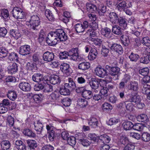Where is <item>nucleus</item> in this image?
<instances>
[{
	"mask_svg": "<svg viewBox=\"0 0 150 150\" xmlns=\"http://www.w3.org/2000/svg\"><path fill=\"white\" fill-rule=\"evenodd\" d=\"M112 32L115 34L119 35L122 33V29L119 26L115 25L112 26Z\"/></svg>",
	"mask_w": 150,
	"mask_h": 150,
	"instance_id": "33",
	"label": "nucleus"
},
{
	"mask_svg": "<svg viewBox=\"0 0 150 150\" xmlns=\"http://www.w3.org/2000/svg\"><path fill=\"white\" fill-rule=\"evenodd\" d=\"M139 98V96H136L132 95L129 96V98L125 102H134L135 103L137 102L138 103Z\"/></svg>",
	"mask_w": 150,
	"mask_h": 150,
	"instance_id": "43",
	"label": "nucleus"
},
{
	"mask_svg": "<svg viewBox=\"0 0 150 150\" xmlns=\"http://www.w3.org/2000/svg\"><path fill=\"white\" fill-rule=\"evenodd\" d=\"M86 9L88 11L91 13H94L97 11V8L96 5L92 3L86 4Z\"/></svg>",
	"mask_w": 150,
	"mask_h": 150,
	"instance_id": "28",
	"label": "nucleus"
},
{
	"mask_svg": "<svg viewBox=\"0 0 150 150\" xmlns=\"http://www.w3.org/2000/svg\"><path fill=\"white\" fill-rule=\"evenodd\" d=\"M49 81L52 84L55 85L60 82V79L59 76L56 75H53L51 76Z\"/></svg>",
	"mask_w": 150,
	"mask_h": 150,
	"instance_id": "26",
	"label": "nucleus"
},
{
	"mask_svg": "<svg viewBox=\"0 0 150 150\" xmlns=\"http://www.w3.org/2000/svg\"><path fill=\"white\" fill-rule=\"evenodd\" d=\"M90 67V64L88 62H82L78 64V68L83 71L88 69Z\"/></svg>",
	"mask_w": 150,
	"mask_h": 150,
	"instance_id": "19",
	"label": "nucleus"
},
{
	"mask_svg": "<svg viewBox=\"0 0 150 150\" xmlns=\"http://www.w3.org/2000/svg\"><path fill=\"white\" fill-rule=\"evenodd\" d=\"M81 95L83 97L87 99H90L93 96V93L91 91L86 89L84 91Z\"/></svg>",
	"mask_w": 150,
	"mask_h": 150,
	"instance_id": "35",
	"label": "nucleus"
},
{
	"mask_svg": "<svg viewBox=\"0 0 150 150\" xmlns=\"http://www.w3.org/2000/svg\"><path fill=\"white\" fill-rule=\"evenodd\" d=\"M111 50L114 52L118 53L120 54H122L123 50L121 45L116 43L111 44L110 47Z\"/></svg>",
	"mask_w": 150,
	"mask_h": 150,
	"instance_id": "11",
	"label": "nucleus"
},
{
	"mask_svg": "<svg viewBox=\"0 0 150 150\" xmlns=\"http://www.w3.org/2000/svg\"><path fill=\"white\" fill-rule=\"evenodd\" d=\"M94 71L96 75L101 78H104L108 75L106 70L100 66L97 67L95 69Z\"/></svg>",
	"mask_w": 150,
	"mask_h": 150,
	"instance_id": "9",
	"label": "nucleus"
},
{
	"mask_svg": "<svg viewBox=\"0 0 150 150\" xmlns=\"http://www.w3.org/2000/svg\"><path fill=\"white\" fill-rule=\"evenodd\" d=\"M19 87L23 91L28 92L31 89V86L30 84L27 82H21L19 85Z\"/></svg>",
	"mask_w": 150,
	"mask_h": 150,
	"instance_id": "14",
	"label": "nucleus"
},
{
	"mask_svg": "<svg viewBox=\"0 0 150 150\" xmlns=\"http://www.w3.org/2000/svg\"><path fill=\"white\" fill-rule=\"evenodd\" d=\"M83 24L78 23L75 25V28L76 31L78 33H81L84 32L85 29L88 28L89 26L88 22L85 21Z\"/></svg>",
	"mask_w": 150,
	"mask_h": 150,
	"instance_id": "8",
	"label": "nucleus"
},
{
	"mask_svg": "<svg viewBox=\"0 0 150 150\" xmlns=\"http://www.w3.org/2000/svg\"><path fill=\"white\" fill-rule=\"evenodd\" d=\"M123 128L127 130L131 129L133 127V124L131 122L127 121L123 123Z\"/></svg>",
	"mask_w": 150,
	"mask_h": 150,
	"instance_id": "40",
	"label": "nucleus"
},
{
	"mask_svg": "<svg viewBox=\"0 0 150 150\" xmlns=\"http://www.w3.org/2000/svg\"><path fill=\"white\" fill-rule=\"evenodd\" d=\"M101 32L102 35L108 38H110L112 35L111 30L107 27L102 29Z\"/></svg>",
	"mask_w": 150,
	"mask_h": 150,
	"instance_id": "21",
	"label": "nucleus"
},
{
	"mask_svg": "<svg viewBox=\"0 0 150 150\" xmlns=\"http://www.w3.org/2000/svg\"><path fill=\"white\" fill-rule=\"evenodd\" d=\"M142 43L147 47L150 46V39L148 37H145L142 38L141 40Z\"/></svg>",
	"mask_w": 150,
	"mask_h": 150,
	"instance_id": "47",
	"label": "nucleus"
},
{
	"mask_svg": "<svg viewBox=\"0 0 150 150\" xmlns=\"http://www.w3.org/2000/svg\"><path fill=\"white\" fill-rule=\"evenodd\" d=\"M60 68L61 71L63 72L66 73L67 75H69L71 73V68L69 65L66 63H63L60 66Z\"/></svg>",
	"mask_w": 150,
	"mask_h": 150,
	"instance_id": "16",
	"label": "nucleus"
},
{
	"mask_svg": "<svg viewBox=\"0 0 150 150\" xmlns=\"http://www.w3.org/2000/svg\"><path fill=\"white\" fill-rule=\"evenodd\" d=\"M44 87V85L42 82H40V83L35 85L34 87V89L35 91H39L42 90Z\"/></svg>",
	"mask_w": 150,
	"mask_h": 150,
	"instance_id": "57",
	"label": "nucleus"
},
{
	"mask_svg": "<svg viewBox=\"0 0 150 150\" xmlns=\"http://www.w3.org/2000/svg\"><path fill=\"white\" fill-rule=\"evenodd\" d=\"M8 73L13 74L16 72L18 71V67L16 63H12L8 66Z\"/></svg>",
	"mask_w": 150,
	"mask_h": 150,
	"instance_id": "22",
	"label": "nucleus"
},
{
	"mask_svg": "<svg viewBox=\"0 0 150 150\" xmlns=\"http://www.w3.org/2000/svg\"><path fill=\"white\" fill-rule=\"evenodd\" d=\"M46 42L50 46L55 45L58 41L56 30L49 33L46 39Z\"/></svg>",
	"mask_w": 150,
	"mask_h": 150,
	"instance_id": "2",
	"label": "nucleus"
},
{
	"mask_svg": "<svg viewBox=\"0 0 150 150\" xmlns=\"http://www.w3.org/2000/svg\"><path fill=\"white\" fill-rule=\"evenodd\" d=\"M100 8L98 11V13L100 16L104 15V13L106 11V7L105 6H102Z\"/></svg>",
	"mask_w": 150,
	"mask_h": 150,
	"instance_id": "63",
	"label": "nucleus"
},
{
	"mask_svg": "<svg viewBox=\"0 0 150 150\" xmlns=\"http://www.w3.org/2000/svg\"><path fill=\"white\" fill-rule=\"evenodd\" d=\"M131 2L128 1H122L117 5L116 8L120 11H125L127 8L131 7Z\"/></svg>",
	"mask_w": 150,
	"mask_h": 150,
	"instance_id": "5",
	"label": "nucleus"
},
{
	"mask_svg": "<svg viewBox=\"0 0 150 150\" xmlns=\"http://www.w3.org/2000/svg\"><path fill=\"white\" fill-rule=\"evenodd\" d=\"M140 88L143 94H147L150 92V85L147 84L141 83Z\"/></svg>",
	"mask_w": 150,
	"mask_h": 150,
	"instance_id": "27",
	"label": "nucleus"
},
{
	"mask_svg": "<svg viewBox=\"0 0 150 150\" xmlns=\"http://www.w3.org/2000/svg\"><path fill=\"white\" fill-rule=\"evenodd\" d=\"M112 108V106L108 103H105L102 105V109L104 111H110Z\"/></svg>",
	"mask_w": 150,
	"mask_h": 150,
	"instance_id": "51",
	"label": "nucleus"
},
{
	"mask_svg": "<svg viewBox=\"0 0 150 150\" xmlns=\"http://www.w3.org/2000/svg\"><path fill=\"white\" fill-rule=\"evenodd\" d=\"M59 58L61 59H66L69 56V52L64 51L59 53Z\"/></svg>",
	"mask_w": 150,
	"mask_h": 150,
	"instance_id": "58",
	"label": "nucleus"
},
{
	"mask_svg": "<svg viewBox=\"0 0 150 150\" xmlns=\"http://www.w3.org/2000/svg\"><path fill=\"white\" fill-rule=\"evenodd\" d=\"M84 135L83 133H78L76 135V137L78 140L79 143L81 144L84 146H88L90 145L91 142L87 139H85L83 138Z\"/></svg>",
	"mask_w": 150,
	"mask_h": 150,
	"instance_id": "6",
	"label": "nucleus"
},
{
	"mask_svg": "<svg viewBox=\"0 0 150 150\" xmlns=\"http://www.w3.org/2000/svg\"><path fill=\"white\" fill-rule=\"evenodd\" d=\"M32 78L33 81L35 82H41L42 79V74L39 73L34 74Z\"/></svg>",
	"mask_w": 150,
	"mask_h": 150,
	"instance_id": "32",
	"label": "nucleus"
},
{
	"mask_svg": "<svg viewBox=\"0 0 150 150\" xmlns=\"http://www.w3.org/2000/svg\"><path fill=\"white\" fill-rule=\"evenodd\" d=\"M9 59L11 61L18 60V57L16 54L14 52H11L10 53L8 57Z\"/></svg>",
	"mask_w": 150,
	"mask_h": 150,
	"instance_id": "61",
	"label": "nucleus"
},
{
	"mask_svg": "<svg viewBox=\"0 0 150 150\" xmlns=\"http://www.w3.org/2000/svg\"><path fill=\"white\" fill-rule=\"evenodd\" d=\"M42 58L44 61L50 62L54 59V55L53 52L47 51L44 53Z\"/></svg>",
	"mask_w": 150,
	"mask_h": 150,
	"instance_id": "15",
	"label": "nucleus"
},
{
	"mask_svg": "<svg viewBox=\"0 0 150 150\" xmlns=\"http://www.w3.org/2000/svg\"><path fill=\"white\" fill-rule=\"evenodd\" d=\"M88 139L91 140L93 142L97 141V137L95 134H89L88 136Z\"/></svg>",
	"mask_w": 150,
	"mask_h": 150,
	"instance_id": "60",
	"label": "nucleus"
},
{
	"mask_svg": "<svg viewBox=\"0 0 150 150\" xmlns=\"http://www.w3.org/2000/svg\"><path fill=\"white\" fill-rule=\"evenodd\" d=\"M71 100L68 98H66L61 100V103L64 106H69L71 104Z\"/></svg>",
	"mask_w": 150,
	"mask_h": 150,
	"instance_id": "48",
	"label": "nucleus"
},
{
	"mask_svg": "<svg viewBox=\"0 0 150 150\" xmlns=\"http://www.w3.org/2000/svg\"><path fill=\"white\" fill-rule=\"evenodd\" d=\"M59 96V92L57 91H54L50 95L47 96V99L50 101H54L58 98Z\"/></svg>",
	"mask_w": 150,
	"mask_h": 150,
	"instance_id": "25",
	"label": "nucleus"
},
{
	"mask_svg": "<svg viewBox=\"0 0 150 150\" xmlns=\"http://www.w3.org/2000/svg\"><path fill=\"white\" fill-rule=\"evenodd\" d=\"M98 121L97 119L92 117L88 122L89 125L91 127L95 128L98 126Z\"/></svg>",
	"mask_w": 150,
	"mask_h": 150,
	"instance_id": "39",
	"label": "nucleus"
},
{
	"mask_svg": "<svg viewBox=\"0 0 150 150\" xmlns=\"http://www.w3.org/2000/svg\"><path fill=\"white\" fill-rule=\"evenodd\" d=\"M34 128L38 134H40L43 129V126L39 120H36L34 122Z\"/></svg>",
	"mask_w": 150,
	"mask_h": 150,
	"instance_id": "18",
	"label": "nucleus"
},
{
	"mask_svg": "<svg viewBox=\"0 0 150 150\" xmlns=\"http://www.w3.org/2000/svg\"><path fill=\"white\" fill-rule=\"evenodd\" d=\"M99 139L104 144L108 143L111 140L110 137L106 134L100 135L99 137Z\"/></svg>",
	"mask_w": 150,
	"mask_h": 150,
	"instance_id": "30",
	"label": "nucleus"
},
{
	"mask_svg": "<svg viewBox=\"0 0 150 150\" xmlns=\"http://www.w3.org/2000/svg\"><path fill=\"white\" fill-rule=\"evenodd\" d=\"M150 61V57L148 56H145L141 57L140 61L141 63L143 64H147Z\"/></svg>",
	"mask_w": 150,
	"mask_h": 150,
	"instance_id": "53",
	"label": "nucleus"
},
{
	"mask_svg": "<svg viewBox=\"0 0 150 150\" xmlns=\"http://www.w3.org/2000/svg\"><path fill=\"white\" fill-rule=\"evenodd\" d=\"M108 16L110 19V21L113 25L115 24L118 19L119 18L115 12H112L110 13Z\"/></svg>",
	"mask_w": 150,
	"mask_h": 150,
	"instance_id": "20",
	"label": "nucleus"
},
{
	"mask_svg": "<svg viewBox=\"0 0 150 150\" xmlns=\"http://www.w3.org/2000/svg\"><path fill=\"white\" fill-rule=\"evenodd\" d=\"M139 58V55L133 52L131 53L129 56V58L131 61L132 62H137Z\"/></svg>",
	"mask_w": 150,
	"mask_h": 150,
	"instance_id": "46",
	"label": "nucleus"
},
{
	"mask_svg": "<svg viewBox=\"0 0 150 150\" xmlns=\"http://www.w3.org/2000/svg\"><path fill=\"white\" fill-rule=\"evenodd\" d=\"M24 135L26 136L30 137H35V134L32 131L29 129H25L23 132Z\"/></svg>",
	"mask_w": 150,
	"mask_h": 150,
	"instance_id": "37",
	"label": "nucleus"
},
{
	"mask_svg": "<svg viewBox=\"0 0 150 150\" xmlns=\"http://www.w3.org/2000/svg\"><path fill=\"white\" fill-rule=\"evenodd\" d=\"M97 54V50L95 48H91L88 57V59L90 60H93L96 58Z\"/></svg>",
	"mask_w": 150,
	"mask_h": 150,
	"instance_id": "24",
	"label": "nucleus"
},
{
	"mask_svg": "<svg viewBox=\"0 0 150 150\" xmlns=\"http://www.w3.org/2000/svg\"><path fill=\"white\" fill-rule=\"evenodd\" d=\"M12 13L13 17L17 19H22L25 14L23 10L18 7L14 8L12 11Z\"/></svg>",
	"mask_w": 150,
	"mask_h": 150,
	"instance_id": "4",
	"label": "nucleus"
},
{
	"mask_svg": "<svg viewBox=\"0 0 150 150\" xmlns=\"http://www.w3.org/2000/svg\"><path fill=\"white\" fill-rule=\"evenodd\" d=\"M10 33L11 36L16 40L21 37V35L20 33L15 30H11L10 31Z\"/></svg>",
	"mask_w": 150,
	"mask_h": 150,
	"instance_id": "44",
	"label": "nucleus"
},
{
	"mask_svg": "<svg viewBox=\"0 0 150 150\" xmlns=\"http://www.w3.org/2000/svg\"><path fill=\"white\" fill-rule=\"evenodd\" d=\"M127 88L129 90L137 92L139 89V83L136 81H131L128 85Z\"/></svg>",
	"mask_w": 150,
	"mask_h": 150,
	"instance_id": "12",
	"label": "nucleus"
},
{
	"mask_svg": "<svg viewBox=\"0 0 150 150\" xmlns=\"http://www.w3.org/2000/svg\"><path fill=\"white\" fill-rule=\"evenodd\" d=\"M30 46L28 45H24L20 47L19 52L20 54L25 56L30 54Z\"/></svg>",
	"mask_w": 150,
	"mask_h": 150,
	"instance_id": "13",
	"label": "nucleus"
},
{
	"mask_svg": "<svg viewBox=\"0 0 150 150\" xmlns=\"http://www.w3.org/2000/svg\"><path fill=\"white\" fill-rule=\"evenodd\" d=\"M78 51V49L77 48H72L69 50V54L70 59L74 61L79 60Z\"/></svg>",
	"mask_w": 150,
	"mask_h": 150,
	"instance_id": "7",
	"label": "nucleus"
},
{
	"mask_svg": "<svg viewBox=\"0 0 150 150\" xmlns=\"http://www.w3.org/2000/svg\"><path fill=\"white\" fill-rule=\"evenodd\" d=\"M132 128L133 129L139 131H141L144 128V126L140 123H137L133 125Z\"/></svg>",
	"mask_w": 150,
	"mask_h": 150,
	"instance_id": "56",
	"label": "nucleus"
},
{
	"mask_svg": "<svg viewBox=\"0 0 150 150\" xmlns=\"http://www.w3.org/2000/svg\"><path fill=\"white\" fill-rule=\"evenodd\" d=\"M68 83H65L64 84L65 86H67V88H69L70 90H72L76 88V84L73 81L72 79L69 78L67 79Z\"/></svg>",
	"mask_w": 150,
	"mask_h": 150,
	"instance_id": "23",
	"label": "nucleus"
},
{
	"mask_svg": "<svg viewBox=\"0 0 150 150\" xmlns=\"http://www.w3.org/2000/svg\"><path fill=\"white\" fill-rule=\"evenodd\" d=\"M122 43L125 46H127L129 44L130 41L129 36L125 35H122L120 37Z\"/></svg>",
	"mask_w": 150,
	"mask_h": 150,
	"instance_id": "36",
	"label": "nucleus"
},
{
	"mask_svg": "<svg viewBox=\"0 0 150 150\" xmlns=\"http://www.w3.org/2000/svg\"><path fill=\"white\" fill-rule=\"evenodd\" d=\"M58 41H65L67 39V36L62 30L58 29L56 30Z\"/></svg>",
	"mask_w": 150,
	"mask_h": 150,
	"instance_id": "10",
	"label": "nucleus"
},
{
	"mask_svg": "<svg viewBox=\"0 0 150 150\" xmlns=\"http://www.w3.org/2000/svg\"><path fill=\"white\" fill-rule=\"evenodd\" d=\"M118 22L120 26L123 27L124 29H125L127 27V23L125 18L122 17H120L118 20Z\"/></svg>",
	"mask_w": 150,
	"mask_h": 150,
	"instance_id": "42",
	"label": "nucleus"
},
{
	"mask_svg": "<svg viewBox=\"0 0 150 150\" xmlns=\"http://www.w3.org/2000/svg\"><path fill=\"white\" fill-rule=\"evenodd\" d=\"M7 96L10 100L14 101L17 98V94L14 91H9L7 94Z\"/></svg>",
	"mask_w": 150,
	"mask_h": 150,
	"instance_id": "38",
	"label": "nucleus"
},
{
	"mask_svg": "<svg viewBox=\"0 0 150 150\" xmlns=\"http://www.w3.org/2000/svg\"><path fill=\"white\" fill-rule=\"evenodd\" d=\"M77 104L81 108L86 107L88 105V102L85 99L79 98L77 100Z\"/></svg>",
	"mask_w": 150,
	"mask_h": 150,
	"instance_id": "29",
	"label": "nucleus"
},
{
	"mask_svg": "<svg viewBox=\"0 0 150 150\" xmlns=\"http://www.w3.org/2000/svg\"><path fill=\"white\" fill-rule=\"evenodd\" d=\"M7 30L5 28H0V37H5L7 34Z\"/></svg>",
	"mask_w": 150,
	"mask_h": 150,
	"instance_id": "62",
	"label": "nucleus"
},
{
	"mask_svg": "<svg viewBox=\"0 0 150 150\" xmlns=\"http://www.w3.org/2000/svg\"><path fill=\"white\" fill-rule=\"evenodd\" d=\"M149 71L148 67H145L139 70V73L140 74L143 76L147 75Z\"/></svg>",
	"mask_w": 150,
	"mask_h": 150,
	"instance_id": "59",
	"label": "nucleus"
},
{
	"mask_svg": "<svg viewBox=\"0 0 150 150\" xmlns=\"http://www.w3.org/2000/svg\"><path fill=\"white\" fill-rule=\"evenodd\" d=\"M1 149L3 150H6L8 149L10 147L9 142L7 140H4L1 143Z\"/></svg>",
	"mask_w": 150,
	"mask_h": 150,
	"instance_id": "34",
	"label": "nucleus"
},
{
	"mask_svg": "<svg viewBox=\"0 0 150 150\" xmlns=\"http://www.w3.org/2000/svg\"><path fill=\"white\" fill-rule=\"evenodd\" d=\"M137 119L139 121L142 122H146L149 120L147 116L144 114L138 115Z\"/></svg>",
	"mask_w": 150,
	"mask_h": 150,
	"instance_id": "41",
	"label": "nucleus"
},
{
	"mask_svg": "<svg viewBox=\"0 0 150 150\" xmlns=\"http://www.w3.org/2000/svg\"><path fill=\"white\" fill-rule=\"evenodd\" d=\"M142 140L145 142H148L150 140V134L147 132H144L141 135Z\"/></svg>",
	"mask_w": 150,
	"mask_h": 150,
	"instance_id": "49",
	"label": "nucleus"
},
{
	"mask_svg": "<svg viewBox=\"0 0 150 150\" xmlns=\"http://www.w3.org/2000/svg\"><path fill=\"white\" fill-rule=\"evenodd\" d=\"M67 141L70 145L73 146L76 144V139L73 136H70L67 139Z\"/></svg>",
	"mask_w": 150,
	"mask_h": 150,
	"instance_id": "55",
	"label": "nucleus"
},
{
	"mask_svg": "<svg viewBox=\"0 0 150 150\" xmlns=\"http://www.w3.org/2000/svg\"><path fill=\"white\" fill-rule=\"evenodd\" d=\"M101 83L105 84L106 81L104 80H101L99 82L96 79L92 78L89 82V84L93 91L95 92H97L99 90V85L101 86Z\"/></svg>",
	"mask_w": 150,
	"mask_h": 150,
	"instance_id": "3",
	"label": "nucleus"
},
{
	"mask_svg": "<svg viewBox=\"0 0 150 150\" xmlns=\"http://www.w3.org/2000/svg\"><path fill=\"white\" fill-rule=\"evenodd\" d=\"M44 88V91L45 92H51L53 91L52 86L48 83L45 84Z\"/></svg>",
	"mask_w": 150,
	"mask_h": 150,
	"instance_id": "54",
	"label": "nucleus"
},
{
	"mask_svg": "<svg viewBox=\"0 0 150 150\" xmlns=\"http://www.w3.org/2000/svg\"><path fill=\"white\" fill-rule=\"evenodd\" d=\"M27 143L29 147L34 149L37 146V143L35 141L33 140H28L27 141Z\"/></svg>",
	"mask_w": 150,
	"mask_h": 150,
	"instance_id": "45",
	"label": "nucleus"
},
{
	"mask_svg": "<svg viewBox=\"0 0 150 150\" xmlns=\"http://www.w3.org/2000/svg\"><path fill=\"white\" fill-rule=\"evenodd\" d=\"M30 24V28L31 30L34 31L38 30L40 27V19L39 17L36 15H33L30 17L29 21Z\"/></svg>",
	"mask_w": 150,
	"mask_h": 150,
	"instance_id": "1",
	"label": "nucleus"
},
{
	"mask_svg": "<svg viewBox=\"0 0 150 150\" xmlns=\"http://www.w3.org/2000/svg\"><path fill=\"white\" fill-rule=\"evenodd\" d=\"M119 121V120L118 119L115 117L112 118H110L109 120L108 124L111 125L118 123Z\"/></svg>",
	"mask_w": 150,
	"mask_h": 150,
	"instance_id": "64",
	"label": "nucleus"
},
{
	"mask_svg": "<svg viewBox=\"0 0 150 150\" xmlns=\"http://www.w3.org/2000/svg\"><path fill=\"white\" fill-rule=\"evenodd\" d=\"M45 14L47 18L50 21H52L54 20V17L51 12L49 10H46L45 12Z\"/></svg>",
	"mask_w": 150,
	"mask_h": 150,
	"instance_id": "50",
	"label": "nucleus"
},
{
	"mask_svg": "<svg viewBox=\"0 0 150 150\" xmlns=\"http://www.w3.org/2000/svg\"><path fill=\"white\" fill-rule=\"evenodd\" d=\"M70 89L69 88H67V86H65L64 84V86H62L60 88L59 92L61 95L64 96L68 95L70 94Z\"/></svg>",
	"mask_w": 150,
	"mask_h": 150,
	"instance_id": "31",
	"label": "nucleus"
},
{
	"mask_svg": "<svg viewBox=\"0 0 150 150\" xmlns=\"http://www.w3.org/2000/svg\"><path fill=\"white\" fill-rule=\"evenodd\" d=\"M120 69L117 67H113L109 71L110 74L111 76L116 77L115 80L117 79L120 74Z\"/></svg>",
	"mask_w": 150,
	"mask_h": 150,
	"instance_id": "17",
	"label": "nucleus"
},
{
	"mask_svg": "<svg viewBox=\"0 0 150 150\" xmlns=\"http://www.w3.org/2000/svg\"><path fill=\"white\" fill-rule=\"evenodd\" d=\"M1 15L4 19H6L9 17V12L7 9H3L1 10Z\"/></svg>",
	"mask_w": 150,
	"mask_h": 150,
	"instance_id": "52",
	"label": "nucleus"
}]
</instances>
